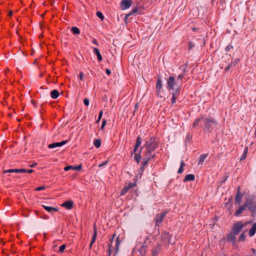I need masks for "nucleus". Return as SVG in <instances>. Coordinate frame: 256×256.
Masks as SVG:
<instances>
[{
    "label": "nucleus",
    "mask_w": 256,
    "mask_h": 256,
    "mask_svg": "<svg viewBox=\"0 0 256 256\" xmlns=\"http://www.w3.org/2000/svg\"><path fill=\"white\" fill-rule=\"evenodd\" d=\"M150 242L148 236L146 234L142 235L138 239L136 247L142 254H144L148 243Z\"/></svg>",
    "instance_id": "nucleus-1"
},
{
    "label": "nucleus",
    "mask_w": 256,
    "mask_h": 256,
    "mask_svg": "<svg viewBox=\"0 0 256 256\" xmlns=\"http://www.w3.org/2000/svg\"><path fill=\"white\" fill-rule=\"evenodd\" d=\"M243 224L242 222H238L234 224L233 227L232 233L229 234L228 238L230 240L234 242L235 240L234 235L238 234L243 228Z\"/></svg>",
    "instance_id": "nucleus-2"
},
{
    "label": "nucleus",
    "mask_w": 256,
    "mask_h": 256,
    "mask_svg": "<svg viewBox=\"0 0 256 256\" xmlns=\"http://www.w3.org/2000/svg\"><path fill=\"white\" fill-rule=\"evenodd\" d=\"M167 88L168 90L175 92H176L179 90V86L176 84L174 76H170L168 78L167 80Z\"/></svg>",
    "instance_id": "nucleus-3"
},
{
    "label": "nucleus",
    "mask_w": 256,
    "mask_h": 256,
    "mask_svg": "<svg viewBox=\"0 0 256 256\" xmlns=\"http://www.w3.org/2000/svg\"><path fill=\"white\" fill-rule=\"evenodd\" d=\"M132 4V2L130 0H122L121 2V7L122 10H126L130 8Z\"/></svg>",
    "instance_id": "nucleus-4"
},
{
    "label": "nucleus",
    "mask_w": 256,
    "mask_h": 256,
    "mask_svg": "<svg viewBox=\"0 0 256 256\" xmlns=\"http://www.w3.org/2000/svg\"><path fill=\"white\" fill-rule=\"evenodd\" d=\"M162 84L160 78H158L156 84V90L158 96H162L160 92L162 90Z\"/></svg>",
    "instance_id": "nucleus-5"
},
{
    "label": "nucleus",
    "mask_w": 256,
    "mask_h": 256,
    "mask_svg": "<svg viewBox=\"0 0 256 256\" xmlns=\"http://www.w3.org/2000/svg\"><path fill=\"white\" fill-rule=\"evenodd\" d=\"M164 216V214H157L154 219L156 225L158 226L162 222Z\"/></svg>",
    "instance_id": "nucleus-6"
},
{
    "label": "nucleus",
    "mask_w": 256,
    "mask_h": 256,
    "mask_svg": "<svg viewBox=\"0 0 256 256\" xmlns=\"http://www.w3.org/2000/svg\"><path fill=\"white\" fill-rule=\"evenodd\" d=\"M240 190V187L238 186L237 189V192L234 199L236 204H240L242 200V194Z\"/></svg>",
    "instance_id": "nucleus-7"
},
{
    "label": "nucleus",
    "mask_w": 256,
    "mask_h": 256,
    "mask_svg": "<svg viewBox=\"0 0 256 256\" xmlns=\"http://www.w3.org/2000/svg\"><path fill=\"white\" fill-rule=\"evenodd\" d=\"M66 142V140L62 141L60 142H54L49 144L48 147L50 148H54L56 147H60L65 144Z\"/></svg>",
    "instance_id": "nucleus-8"
},
{
    "label": "nucleus",
    "mask_w": 256,
    "mask_h": 256,
    "mask_svg": "<svg viewBox=\"0 0 256 256\" xmlns=\"http://www.w3.org/2000/svg\"><path fill=\"white\" fill-rule=\"evenodd\" d=\"M61 206L67 210H71L73 208L74 202L72 200H68L62 204Z\"/></svg>",
    "instance_id": "nucleus-9"
},
{
    "label": "nucleus",
    "mask_w": 256,
    "mask_h": 256,
    "mask_svg": "<svg viewBox=\"0 0 256 256\" xmlns=\"http://www.w3.org/2000/svg\"><path fill=\"white\" fill-rule=\"evenodd\" d=\"M48 212L52 213L54 212H56L58 211V208H56L52 207V206H48L42 205V206Z\"/></svg>",
    "instance_id": "nucleus-10"
},
{
    "label": "nucleus",
    "mask_w": 256,
    "mask_h": 256,
    "mask_svg": "<svg viewBox=\"0 0 256 256\" xmlns=\"http://www.w3.org/2000/svg\"><path fill=\"white\" fill-rule=\"evenodd\" d=\"M26 172V170L24 169H10L8 170H6L4 172V173L6 172Z\"/></svg>",
    "instance_id": "nucleus-11"
},
{
    "label": "nucleus",
    "mask_w": 256,
    "mask_h": 256,
    "mask_svg": "<svg viewBox=\"0 0 256 256\" xmlns=\"http://www.w3.org/2000/svg\"><path fill=\"white\" fill-rule=\"evenodd\" d=\"M246 207V203L242 206H241L239 208L236 212L234 215L236 216H239L242 212L245 210Z\"/></svg>",
    "instance_id": "nucleus-12"
},
{
    "label": "nucleus",
    "mask_w": 256,
    "mask_h": 256,
    "mask_svg": "<svg viewBox=\"0 0 256 256\" xmlns=\"http://www.w3.org/2000/svg\"><path fill=\"white\" fill-rule=\"evenodd\" d=\"M82 168V165L80 164L78 166H66V167H64V170L65 171H68L70 170H80V169Z\"/></svg>",
    "instance_id": "nucleus-13"
},
{
    "label": "nucleus",
    "mask_w": 256,
    "mask_h": 256,
    "mask_svg": "<svg viewBox=\"0 0 256 256\" xmlns=\"http://www.w3.org/2000/svg\"><path fill=\"white\" fill-rule=\"evenodd\" d=\"M195 178V176L193 174H188L186 176L184 181H192L194 180Z\"/></svg>",
    "instance_id": "nucleus-14"
},
{
    "label": "nucleus",
    "mask_w": 256,
    "mask_h": 256,
    "mask_svg": "<svg viewBox=\"0 0 256 256\" xmlns=\"http://www.w3.org/2000/svg\"><path fill=\"white\" fill-rule=\"evenodd\" d=\"M256 232V222H255L252 228L250 229L249 231V235L250 236H254Z\"/></svg>",
    "instance_id": "nucleus-15"
},
{
    "label": "nucleus",
    "mask_w": 256,
    "mask_h": 256,
    "mask_svg": "<svg viewBox=\"0 0 256 256\" xmlns=\"http://www.w3.org/2000/svg\"><path fill=\"white\" fill-rule=\"evenodd\" d=\"M162 237L164 238L167 239L168 240V243L171 244H172L173 243L170 242V240L172 238V236L168 232H164L162 234Z\"/></svg>",
    "instance_id": "nucleus-16"
},
{
    "label": "nucleus",
    "mask_w": 256,
    "mask_h": 256,
    "mask_svg": "<svg viewBox=\"0 0 256 256\" xmlns=\"http://www.w3.org/2000/svg\"><path fill=\"white\" fill-rule=\"evenodd\" d=\"M59 92H58L56 90H54L50 92V96L52 98L56 99L58 98L59 96Z\"/></svg>",
    "instance_id": "nucleus-17"
},
{
    "label": "nucleus",
    "mask_w": 256,
    "mask_h": 256,
    "mask_svg": "<svg viewBox=\"0 0 256 256\" xmlns=\"http://www.w3.org/2000/svg\"><path fill=\"white\" fill-rule=\"evenodd\" d=\"M96 236H97L96 228V226H94V233L92 239L91 243L90 244V247H92V244L94 242L96 239Z\"/></svg>",
    "instance_id": "nucleus-18"
},
{
    "label": "nucleus",
    "mask_w": 256,
    "mask_h": 256,
    "mask_svg": "<svg viewBox=\"0 0 256 256\" xmlns=\"http://www.w3.org/2000/svg\"><path fill=\"white\" fill-rule=\"evenodd\" d=\"M142 144V139L140 136L137 138L136 139V144L134 148V152H136L137 148L140 146Z\"/></svg>",
    "instance_id": "nucleus-19"
},
{
    "label": "nucleus",
    "mask_w": 256,
    "mask_h": 256,
    "mask_svg": "<svg viewBox=\"0 0 256 256\" xmlns=\"http://www.w3.org/2000/svg\"><path fill=\"white\" fill-rule=\"evenodd\" d=\"M94 52L96 54L97 56V57H98V58L99 60V61H102V56H101V54H100V52L99 50L97 48H94Z\"/></svg>",
    "instance_id": "nucleus-20"
},
{
    "label": "nucleus",
    "mask_w": 256,
    "mask_h": 256,
    "mask_svg": "<svg viewBox=\"0 0 256 256\" xmlns=\"http://www.w3.org/2000/svg\"><path fill=\"white\" fill-rule=\"evenodd\" d=\"M248 152V147H246L244 150L243 154H242V156L240 158V160H245L246 158V156H247Z\"/></svg>",
    "instance_id": "nucleus-21"
},
{
    "label": "nucleus",
    "mask_w": 256,
    "mask_h": 256,
    "mask_svg": "<svg viewBox=\"0 0 256 256\" xmlns=\"http://www.w3.org/2000/svg\"><path fill=\"white\" fill-rule=\"evenodd\" d=\"M94 144L96 148H98L101 146V141L100 139H96L94 140Z\"/></svg>",
    "instance_id": "nucleus-22"
},
{
    "label": "nucleus",
    "mask_w": 256,
    "mask_h": 256,
    "mask_svg": "<svg viewBox=\"0 0 256 256\" xmlns=\"http://www.w3.org/2000/svg\"><path fill=\"white\" fill-rule=\"evenodd\" d=\"M206 158V156H204V154L201 155L200 156L198 164L202 165L204 164V162Z\"/></svg>",
    "instance_id": "nucleus-23"
},
{
    "label": "nucleus",
    "mask_w": 256,
    "mask_h": 256,
    "mask_svg": "<svg viewBox=\"0 0 256 256\" xmlns=\"http://www.w3.org/2000/svg\"><path fill=\"white\" fill-rule=\"evenodd\" d=\"M72 31L74 34H80V31L79 29L76 26L72 27Z\"/></svg>",
    "instance_id": "nucleus-24"
},
{
    "label": "nucleus",
    "mask_w": 256,
    "mask_h": 256,
    "mask_svg": "<svg viewBox=\"0 0 256 256\" xmlns=\"http://www.w3.org/2000/svg\"><path fill=\"white\" fill-rule=\"evenodd\" d=\"M176 92H172V104H174L176 103Z\"/></svg>",
    "instance_id": "nucleus-25"
},
{
    "label": "nucleus",
    "mask_w": 256,
    "mask_h": 256,
    "mask_svg": "<svg viewBox=\"0 0 256 256\" xmlns=\"http://www.w3.org/2000/svg\"><path fill=\"white\" fill-rule=\"evenodd\" d=\"M96 16L100 18L102 20L104 19V16L100 12H98L96 14Z\"/></svg>",
    "instance_id": "nucleus-26"
},
{
    "label": "nucleus",
    "mask_w": 256,
    "mask_h": 256,
    "mask_svg": "<svg viewBox=\"0 0 256 256\" xmlns=\"http://www.w3.org/2000/svg\"><path fill=\"white\" fill-rule=\"evenodd\" d=\"M106 124V120L103 119L102 120V126H100V130H104V126H105Z\"/></svg>",
    "instance_id": "nucleus-27"
},
{
    "label": "nucleus",
    "mask_w": 256,
    "mask_h": 256,
    "mask_svg": "<svg viewBox=\"0 0 256 256\" xmlns=\"http://www.w3.org/2000/svg\"><path fill=\"white\" fill-rule=\"evenodd\" d=\"M184 162L183 161H182L180 166L178 170V173L180 174L183 172V166H184Z\"/></svg>",
    "instance_id": "nucleus-28"
},
{
    "label": "nucleus",
    "mask_w": 256,
    "mask_h": 256,
    "mask_svg": "<svg viewBox=\"0 0 256 256\" xmlns=\"http://www.w3.org/2000/svg\"><path fill=\"white\" fill-rule=\"evenodd\" d=\"M131 188V186H127V187H124L122 190V193H121V194L122 195H123L128 190Z\"/></svg>",
    "instance_id": "nucleus-29"
},
{
    "label": "nucleus",
    "mask_w": 256,
    "mask_h": 256,
    "mask_svg": "<svg viewBox=\"0 0 256 256\" xmlns=\"http://www.w3.org/2000/svg\"><path fill=\"white\" fill-rule=\"evenodd\" d=\"M102 114H103V112L102 110H101L100 112V113H99V115H98V120H96V122L98 123L100 122V120H101L102 118Z\"/></svg>",
    "instance_id": "nucleus-30"
},
{
    "label": "nucleus",
    "mask_w": 256,
    "mask_h": 256,
    "mask_svg": "<svg viewBox=\"0 0 256 256\" xmlns=\"http://www.w3.org/2000/svg\"><path fill=\"white\" fill-rule=\"evenodd\" d=\"M141 158V156H140V154H136L135 156H134V159L135 160L138 162H139L140 161V160Z\"/></svg>",
    "instance_id": "nucleus-31"
},
{
    "label": "nucleus",
    "mask_w": 256,
    "mask_h": 256,
    "mask_svg": "<svg viewBox=\"0 0 256 256\" xmlns=\"http://www.w3.org/2000/svg\"><path fill=\"white\" fill-rule=\"evenodd\" d=\"M66 248V245L65 244H62V245L61 246H60V248H59V252H63V251Z\"/></svg>",
    "instance_id": "nucleus-32"
},
{
    "label": "nucleus",
    "mask_w": 256,
    "mask_h": 256,
    "mask_svg": "<svg viewBox=\"0 0 256 256\" xmlns=\"http://www.w3.org/2000/svg\"><path fill=\"white\" fill-rule=\"evenodd\" d=\"M239 240L240 241H244L245 240V236L244 233L240 234Z\"/></svg>",
    "instance_id": "nucleus-33"
},
{
    "label": "nucleus",
    "mask_w": 256,
    "mask_h": 256,
    "mask_svg": "<svg viewBox=\"0 0 256 256\" xmlns=\"http://www.w3.org/2000/svg\"><path fill=\"white\" fill-rule=\"evenodd\" d=\"M80 78L82 81L84 80V74L82 72L80 73Z\"/></svg>",
    "instance_id": "nucleus-34"
},
{
    "label": "nucleus",
    "mask_w": 256,
    "mask_h": 256,
    "mask_svg": "<svg viewBox=\"0 0 256 256\" xmlns=\"http://www.w3.org/2000/svg\"><path fill=\"white\" fill-rule=\"evenodd\" d=\"M84 103L85 106H88L89 105V100L88 98H84Z\"/></svg>",
    "instance_id": "nucleus-35"
},
{
    "label": "nucleus",
    "mask_w": 256,
    "mask_h": 256,
    "mask_svg": "<svg viewBox=\"0 0 256 256\" xmlns=\"http://www.w3.org/2000/svg\"><path fill=\"white\" fill-rule=\"evenodd\" d=\"M45 188H46L44 186H40V187L36 188V190L39 191V190H44Z\"/></svg>",
    "instance_id": "nucleus-36"
},
{
    "label": "nucleus",
    "mask_w": 256,
    "mask_h": 256,
    "mask_svg": "<svg viewBox=\"0 0 256 256\" xmlns=\"http://www.w3.org/2000/svg\"><path fill=\"white\" fill-rule=\"evenodd\" d=\"M213 122L212 120H206V126H208L209 125V124L210 123V122Z\"/></svg>",
    "instance_id": "nucleus-37"
},
{
    "label": "nucleus",
    "mask_w": 256,
    "mask_h": 256,
    "mask_svg": "<svg viewBox=\"0 0 256 256\" xmlns=\"http://www.w3.org/2000/svg\"><path fill=\"white\" fill-rule=\"evenodd\" d=\"M106 73L108 75H110V73H111L110 70L109 69H108V68L106 69Z\"/></svg>",
    "instance_id": "nucleus-38"
},
{
    "label": "nucleus",
    "mask_w": 256,
    "mask_h": 256,
    "mask_svg": "<svg viewBox=\"0 0 256 256\" xmlns=\"http://www.w3.org/2000/svg\"><path fill=\"white\" fill-rule=\"evenodd\" d=\"M106 164H107V162H103V163H102V164H100L98 166H99V167H102V166H104V165Z\"/></svg>",
    "instance_id": "nucleus-39"
},
{
    "label": "nucleus",
    "mask_w": 256,
    "mask_h": 256,
    "mask_svg": "<svg viewBox=\"0 0 256 256\" xmlns=\"http://www.w3.org/2000/svg\"><path fill=\"white\" fill-rule=\"evenodd\" d=\"M120 244V242L117 240H116V248H117V249L118 248V247Z\"/></svg>",
    "instance_id": "nucleus-40"
},
{
    "label": "nucleus",
    "mask_w": 256,
    "mask_h": 256,
    "mask_svg": "<svg viewBox=\"0 0 256 256\" xmlns=\"http://www.w3.org/2000/svg\"><path fill=\"white\" fill-rule=\"evenodd\" d=\"M146 147L147 148H148V150H150V149H151V148H150V146H149L148 144H146Z\"/></svg>",
    "instance_id": "nucleus-41"
},
{
    "label": "nucleus",
    "mask_w": 256,
    "mask_h": 256,
    "mask_svg": "<svg viewBox=\"0 0 256 256\" xmlns=\"http://www.w3.org/2000/svg\"><path fill=\"white\" fill-rule=\"evenodd\" d=\"M138 104H136V105H135V106H134V108L136 110H137L138 108Z\"/></svg>",
    "instance_id": "nucleus-42"
},
{
    "label": "nucleus",
    "mask_w": 256,
    "mask_h": 256,
    "mask_svg": "<svg viewBox=\"0 0 256 256\" xmlns=\"http://www.w3.org/2000/svg\"><path fill=\"white\" fill-rule=\"evenodd\" d=\"M26 172H28V173H32V172H33V170H30L28 171H26Z\"/></svg>",
    "instance_id": "nucleus-43"
},
{
    "label": "nucleus",
    "mask_w": 256,
    "mask_h": 256,
    "mask_svg": "<svg viewBox=\"0 0 256 256\" xmlns=\"http://www.w3.org/2000/svg\"><path fill=\"white\" fill-rule=\"evenodd\" d=\"M36 164H32L30 166V167H34L35 166H36Z\"/></svg>",
    "instance_id": "nucleus-44"
},
{
    "label": "nucleus",
    "mask_w": 256,
    "mask_h": 256,
    "mask_svg": "<svg viewBox=\"0 0 256 256\" xmlns=\"http://www.w3.org/2000/svg\"><path fill=\"white\" fill-rule=\"evenodd\" d=\"M198 121H195V122H194V125L197 124H198Z\"/></svg>",
    "instance_id": "nucleus-45"
},
{
    "label": "nucleus",
    "mask_w": 256,
    "mask_h": 256,
    "mask_svg": "<svg viewBox=\"0 0 256 256\" xmlns=\"http://www.w3.org/2000/svg\"><path fill=\"white\" fill-rule=\"evenodd\" d=\"M156 148V146H153L152 147V150H154V149Z\"/></svg>",
    "instance_id": "nucleus-46"
},
{
    "label": "nucleus",
    "mask_w": 256,
    "mask_h": 256,
    "mask_svg": "<svg viewBox=\"0 0 256 256\" xmlns=\"http://www.w3.org/2000/svg\"><path fill=\"white\" fill-rule=\"evenodd\" d=\"M9 14H10V16H11V15L12 14V11H10V12H9Z\"/></svg>",
    "instance_id": "nucleus-47"
},
{
    "label": "nucleus",
    "mask_w": 256,
    "mask_h": 256,
    "mask_svg": "<svg viewBox=\"0 0 256 256\" xmlns=\"http://www.w3.org/2000/svg\"><path fill=\"white\" fill-rule=\"evenodd\" d=\"M232 202V200H229L228 202Z\"/></svg>",
    "instance_id": "nucleus-48"
},
{
    "label": "nucleus",
    "mask_w": 256,
    "mask_h": 256,
    "mask_svg": "<svg viewBox=\"0 0 256 256\" xmlns=\"http://www.w3.org/2000/svg\"><path fill=\"white\" fill-rule=\"evenodd\" d=\"M128 15H127V16H126V19H127V18H128Z\"/></svg>",
    "instance_id": "nucleus-49"
}]
</instances>
